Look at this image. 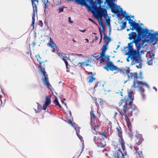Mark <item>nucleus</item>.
Segmentation results:
<instances>
[{"label": "nucleus", "instance_id": "nucleus-1", "mask_svg": "<svg viewBox=\"0 0 158 158\" xmlns=\"http://www.w3.org/2000/svg\"><path fill=\"white\" fill-rule=\"evenodd\" d=\"M129 24L132 27L130 29L132 31L135 30L137 34L136 36L134 35V32L132 31L129 34L128 38L130 40L133 39L130 43H132V44L135 43V46H137L138 49H139L140 46H143L144 42L146 41L149 31L147 28H143L138 23L135 22Z\"/></svg>", "mask_w": 158, "mask_h": 158}, {"label": "nucleus", "instance_id": "nucleus-2", "mask_svg": "<svg viewBox=\"0 0 158 158\" xmlns=\"http://www.w3.org/2000/svg\"><path fill=\"white\" fill-rule=\"evenodd\" d=\"M133 91L131 88L130 92L128 93V98L126 99L124 98L119 102L120 106L123 105V110L125 113V119L128 127L131 124L129 118L132 116L133 112L137 109L136 106L132 104L134 99Z\"/></svg>", "mask_w": 158, "mask_h": 158}, {"label": "nucleus", "instance_id": "nucleus-3", "mask_svg": "<svg viewBox=\"0 0 158 158\" xmlns=\"http://www.w3.org/2000/svg\"><path fill=\"white\" fill-rule=\"evenodd\" d=\"M143 46H140L139 49H138V47L136 46L137 50L134 49L133 47V45H132V43H129L128 44V46L124 47V49L125 51L126 49H128V51L126 53L125 55H127L128 58L127 59V62L130 61L129 58H131V60H135V61L137 62H139L140 60H138V57L140 56L139 51L141 48Z\"/></svg>", "mask_w": 158, "mask_h": 158}, {"label": "nucleus", "instance_id": "nucleus-4", "mask_svg": "<svg viewBox=\"0 0 158 158\" xmlns=\"http://www.w3.org/2000/svg\"><path fill=\"white\" fill-rule=\"evenodd\" d=\"M127 77L129 81H130L131 79H134L133 84L131 86L132 88H136L137 87H141V86H145L148 89H150V87L147 82L137 80V79L139 78L138 74L137 73H130L128 75Z\"/></svg>", "mask_w": 158, "mask_h": 158}, {"label": "nucleus", "instance_id": "nucleus-5", "mask_svg": "<svg viewBox=\"0 0 158 158\" xmlns=\"http://www.w3.org/2000/svg\"><path fill=\"white\" fill-rule=\"evenodd\" d=\"M35 57L37 59L40 64V71L43 76L42 80L44 84L49 89H51V88L52 87L48 81V75L45 71L44 65H42L43 63L45 61H47V60H46L45 61H41L40 60L41 59V58L39 55H35Z\"/></svg>", "mask_w": 158, "mask_h": 158}, {"label": "nucleus", "instance_id": "nucleus-6", "mask_svg": "<svg viewBox=\"0 0 158 158\" xmlns=\"http://www.w3.org/2000/svg\"><path fill=\"white\" fill-rule=\"evenodd\" d=\"M114 0H106L105 3H107L108 6L111 9V11L112 13L118 15L120 14V11H118L117 12H116L120 8V6H117L116 4H115L114 3Z\"/></svg>", "mask_w": 158, "mask_h": 158}, {"label": "nucleus", "instance_id": "nucleus-7", "mask_svg": "<svg viewBox=\"0 0 158 158\" xmlns=\"http://www.w3.org/2000/svg\"><path fill=\"white\" fill-rule=\"evenodd\" d=\"M146 41L149 43L157 42L158 40V32L151 33L149 31Z\"/></svg>", "mask_w": 158, "mask_h": 158}, {"label": "nucleus", "instance_id": "nucleus-8", "mask_svg": "<svg viewBox=\"0 0 158 158\" xmlns=\"http://www.w3.org/2000/svg\"><path fill=\"white\" fill-rule=\"evenodd\" d=\"M121 146L122 148L123 152L121 151L120 149H119L117 151V153H115V155L118 157L119 158H125L126 157H128L127 155L125 144H123V147L122 145H121Z\"/></svg>", "mask_w": 158, "mask_h": 158}, {"label": "nucleus", "instance_id": "nucleus-9", "mask_svg": "<svg viewBox=\"0 0 158 158\" xmlns=\"http://www.w3.org/2000/svg\"><path fill=\"white\" fill-rule=\"evenodd\" d=\"M104 68L107 71L111 70L113 71L118 69V67L115 66L111 61L107 62L106 66L104 67Z\"/></svg>", "mask_w": 158, "mask_h": 158}, {"label": "nucleus", "instance_id": "nucleus-10", "mask_svg": "<svg viewBox=\"0 0 158 158\" xmlns=\"http://www.w3.org/2000/svg\"><path fill=\"white\" fill-rule=\"evenodd\" d=\"M31 2L33 9L32 19L35 20V12L37 11V5L38 4L39 1L38 0H31Z\"/></svg>", "mask_w": 158, "mask_h": 158}, {"label": "nucleus", "instance_id": "nucleus-11", "mask_svg": "<svg viewBox=\"0 0 158 158\" xmlns=\"http://www.w3.org/2000/svg\"><path fill=\"white\" fill-rule=\"evenodd\" d=\"M97 10L100 12L101 17H105L108 16L106 9L102 8L101 6H100L99 8H98Z\"/></svg>", "mask_w": 158, "mask_h": 158}, {"label": "nucleus", "instance_id": "nucleus-12", "mask_svg": "<svg viewBox=\"0 0 158 158\" xmlns=\"http://www.w3.org/2000/svg\"><path fill=\"white\" fill-rule=\"evenodd\" d=\"M116 129L118 131V135L121 139V141L120 142L121 145L123 147V144L125 143V142L122 137V130L121 128H119L118 127H117Z\"/></svg>", "mask_w": 158, "mask_h": 158}, {"label": "nucleus", "instance_id": "nucleus-13", "mask_svg": "<svg viewBox=\"0 0 158 158\" xmlns=\"http://www.w3.org/2000/svg\"><path fill=\"white\" fill-rule=\"evenodd\" d=\"M154 54H150L147 59V63L149 65H152L153 64V57L154 56Z\"/></svg>", "mask_w": 158, "mask_h": 158}, {"label": "nucleus", "instance_id": "nucleus-14", "mask_svg": "<svg viewBox=\"0 0 158 158\" xmlns=\"http://www.w3.org/2000/svg\"><path fill=\"white\" fill-rule=\"evenodd\" d=\"M138 60L141 59V60H140L139 62H137L136 61H135V62L136 63L138 64H136V66L137 68L141 69L142 67L143 64L142 63V60L141 58V56L140 55V56L139 57H138Z\"/></svg>", "mask_w": 158, "mask_h": 158}, {"label": "nucleus", "instance_id": "nucleus-15", "mask_svg": "<svg viewBox=\"0 0 158 158\" xmlns=\"http://www.w3.org/2000/svg\"><path fill=\"white\" fill-rule=\"evenodd\" d=\"M86 72L88 75H90L89 77H90V78L88 81L89 82L91 83L94 80H95L96 78L93 77L94 76V75L92 72L86 71Z\"/></svg>", "mask_w": 158, "mask_h": 158}, {"label": "nucleus", "instance_id": "nucleus-16", "mask_svg": "<svg viewBox=\"0 0 158 158\" xmlns=\"http://www.w3.org/2000/svg\"><path fill=\"white\" fill-rule=\"evenodd\" d=\"M37 104V110L35 109V111L36 113L40 112L42 109V106L38 102H36Z\"/></svg>", "mask_w": 158, "mask_h": 158}, {"label": "nucleus", "instance_id": "nucleus-17", "mask_svg": "<svg viewBox=\"0 0 158 158\" xmlns=\"http://www.w3.org/2000/svg\"><path fill=\"white\" fill-rule=\"evenodd\" d=\"M143 86H141V87H137L138 88L139 91L140 93V94L142 96L143 99H144L145 98V95L144 94V89L142 88Z\"/></svg>", "mask_w": 158, "mask_h": 158}, {"label": "nucleus", "instance_id": "nucleus-18", "mask_svg": "<svg viewBox=\"0 0 158 158\" xmlns=\"http://www.w3.org/2000/svg\"><path fill=\"white\" fill-rule=\"evenodd\" d=\"M91 60L90 59H89V57H87L85 60V65L86 66H91V64H89L91 63Z\"/></svg>", "mask_w": 158, "mask_h": 158}, {"label": "nucleus", "instance_id": "nucleus-19", "mask_svg": "<svg viewBox=\"0 0 158 158\" xmlns=\"http://www.w3.org/2000/svg\"><path fill=\"white\" fill-rule=\"evenodd\" d=\"M126 72H125L124 71H124V72H123L122 73L123 75V76H125L127 75L128 76V75H129V74L130 73V69L129 67H126Z\"/></svg>", "mask_w": 158, "mask_h": 158}, {"label": "nucleus", "instance_id": "nucleus-20", "mask_svg": "<svg viewBox=\"0 0 158 158\" xmlns=\"http://www.w3.org/2000/svg\"><path fill=\"white\" fill-rule=\"evenodd\" d=\"M101 85H102V86L103 87L104 86V84L102 83L101 82H98L96 83L95 85L94 88V90H96V88L100 87Z\"/></svg>", "mask_w": 158, "mask_h": 158}, {"label": "nucleus", "instance_id": "nucleus-21", "mask_svg": "<svg viewBox=\"0 0 158 158\" xmlns=\"http://www.w3.org/2000/svg\"><path fill=\"white\" fill-rule=\"evenodd\" d=\"M102 32L103 33L104 36L103 37V40L105 41H106V40H108V41L106 42V43H108V44L109 43L111 39L108 36L106 35L105 31Z\"/></svg>", "mask_w": 158, "mask_h": 158}, {"label": "nucleus", "instance_id": "nucleus-22", "mask_svg": "<svg viewBox=\"0 0 158 158\" xmlns=\"http://www.w3.org/2000/svg\"><path fill=\"white\" fill-rule=\"evenodd\" d=\"M50 42L51 43H48V44L49 45L51 48H53V47H54L55 46H56V44L54 43L52 39L51 38H50Z\"/></svg>", "mask_w": 158, "mask_h": 158}, {"label": "nucleus", "instance_id": "nucleus-23", "mask_svg": "<svg viewBox=\"0 0 158 158\" xmlns=\"http://www.w3.org/2000/svg\"><path fill=\"white\" fill-rule=\"evenodd\" d=\"M51 96L50 95H48L46 96L45 98V103L49 105L51 103Z\"/></svg>", "mask_w": 158, "mask_h": 158}, {"label": "nucleus", "instance_id": "nucleus-24", "mask_svg": "<svg viewBox=\"0 0 158 158\" xmlns=\"http://www.w3.org/2000/svg\"><path fill=\"white\" fill-rule=\"evenodd\" d=\"M53 103L56 105L58 106L60 108H61L62 107L59 103V101L56 98H55L53 101Z\"/></svg>", "mask_w": 158, "mask_h": 158}, {"label": "nucleus", "instance_id": "nucleus-25", "mask_svg": "<svg viewBox=\"0 0 158 158\" xmlns=\"http://www.w3.org/2000/svg\"><path fill=\"white\" fill-rule=\"evenodd\" d=\"M125 17H126V20L128 21V23L129 24L135 22V21H133L132 19H131V15H127Z\"/></svg>", "mask_w": 158, "mask_h": 158}, {"label": "nucleus", "instance_id": "nucleus-26", "mask_svg": "<svg viewBox=\"0 0 158 158\" xmlns=\"http://www.w3.org/2000/svg\"><path fill=\"white\" fill-rule=\"evenodd\" d=\"M108 43H106V44L103 45L102 48V51L103 52H106V50L107 49V46H108Z\"/></svg>", "mask_w": 158, "mask_h": 158}, {"label": "nucleus", "instance_id": "nucleus-27", "mask_svg": "<svg viewBox=\"0 0 158 158\" xmlns=\"http://www.w3.org/2000/svg\"><path fill=\"white\" fill-rule=\"evenodd\" d=\"M95 144L97 145V146L99 148H104L105 145L101 142L96 143H95Z\"/></svg>", "mask_w": 158, "mask_h": 158}, {"label": "nucleus", "instance_id": "nucleus-28", "mask_svg": "<svg viewBox=\"0 0 158 158\" xmlns=\"http://www.w3.org/2000/svg\"><path fill=\"white\" fill-rule=\"evenodd\" d=\"M87 2L89 1V3L90 5L95 7L97 6V3L94 1V0H86Z\"/></svg>", "mask_w": 158, "mask_h": 158}, {"label": "nucleus", "instance_id": "nucleus-29", "mask_svg": "<svg viewBox=\"0 0 158 158\" xmlns=\"http://www.w3.org/2000/svg\"><path fill=\"white\" fill-rule=\"evenodd\" d=\"M99 25L102 28V32L105 31V27L103 25V24L102 21L101 20H99Z\"/></svg>", "mask_w": 158, "mask_h": 158}, {"label": "nucleus", "instance_id": "nucleus-30", "mask_svg": "<svg viewBox=\"0 0 158 158\" xmlns=\"http://www.w3.org/2000/svg\"><path fill=\"white\" fill-rule=\"evenodd\" d=\"M143 140L144 139L143 138L139 139H138L137 141H136L137 142V144L138 145H140Z\"/></svg>", "mask_w": 158, "mask_h": 158}, {"label": "nucleus", "instance_id": "nucleus-31", "mask_svg": "<svg viewBox=\"0 0 158 158\" xmlns=\"http://www.w3.org/2000/svg\"><path fill=\"white\" fill-rule=\"evenodd\" d=\"M136 136L137 138V139H136V141H137L138 139H139L141 138H142V135L139 134L138 132L136 131Z\"/></svg>", "mask_w": 158, "mask_h": 158}, {"label": "nucleus", "instance_id": "nucleus-32", "mask_svg": "<svg viewBox=\"0 0 158 158\" xmlns=\"http://www.w3.org/2000/svg\"><path fill=\"white\" fill-rule=\"evenodd\" d=\"M123 24L121 26V30L124 29L126 27L127 22H122Z\"/></svg>", "mask_w": 158, "mask_h": 158}, {"label": "nucleus", "instance_id": "nucleus-33", "mask_svg": "<svg viewBox=\"0 0 158 158\" xmlns=\"http://www.w3.org/2000/svg\"><path fill=\"white\" fill-rule=\"evenodd\" d=\"M71 126H72L73 127V128H74L76 131H79V132L80 128L76 127L75 125L74 124H73V123H72V124L71 125Z\"/></svg>", "mask_w": 158, "mask_h": 158}, {"label": "nucleus", "instance_id": "nucleus-34", "mask_svg": "<svg viewBox=\"0 0 158 158\" xmlns=\"http://www.w3.org/2000/svg\"><path fill=\"white\" fill-rule=\"evenodd\" d=\"M75 1L77 3L80 4V5H84L83 3V0H75Z\"/></svg>", "mask_w": 158, "mask_h": 158}, {"label": "nucleus", "instance_id": "nucleus-35", "mask_svg": "<svg viewBox=\"0 0 158 158\" xmlns=\"http://www.w3.org/2000/svg\"><path fill=\"white\" fill-rule=\"evenodd\" d=\"M83 148H82V150L81 151V153L80 154H79V155H78V154H79V153L78 152H77L76 154V156H73V158H78L80 156V155H81V154L82 152H83Z\"/></svg>", "mask_w": 158, "mask_h": 158}, {"label": "nucleus", "instance_id": "nucleus-36", "mask_svg": "<svg viewBox=\"0 0 158 158\" xmlns=\"http://www.w3.org/2000/svg\"><path fill=\"white\" fill-rule=\"evenodd\" d=\"M105 52H102L100 54V58H106V56L105 55Z\"/></svg>", "mask_w": 158, "mask_h": 158}, {"label": "nucleus", "instance_id": "nucleus-37", "mask_svg": "<svg viewBox=\"0 0 158 158\" xmlns=\"http://www.w3.org/2000/svg\"><path fill=\"white\" fill-rule=\"evenodd\" d=\"M99 32H100V37H101V40H100V42H99L100 43L101 42V41H102V31L101 30V28H100V27H99Z\"/></svg>", "mask_w": 158, "mask_h": 158}, {"label": "nucleus", "instance_id": "nucleus-38", "mask_svg": "<svg viewBox=\"0 0 158 158\" xmlns=\"http://www.w3.org/2000/svg\"><path fill=\"white\" fill-rule=\"evenodd\" d=\"M78 132H79V131H76V134L78 138L81 140V141H82V138L79 133H78Z\"/></svg>", "mask_w": 158, "mask_h": 158}, {"label": "nucleus", "instance_id": "nucleus-39", "mask_svg": "<svg viewBox=\"0 0 158 158\" xmlns=\"http://www.w3.org/2000/svg\"><path fill=\"white\" fill-rule=\"evenodd\" d=\"M62 59L64 62L66 68H68V63L67 61L66 60V59H65V57H63L62 58Z\"/></svg>", "mask_w": 158, "mask_h": 158}, {"label": "nucleus", "instance_id": "nucleus-40", "mask_svg": "<svg viewBox=\"0 0 158 158\" xmlns=\"http://www.w3.org/2000/svg\"><path fill=\"white\" fill-rule=\"evenodd\" d=\"M117 70H118V71L120 73H122L124 72V71L126 70V67L125 68H123L122 69H119L118 68V69Z\"/></svg>", "mask_w": 158, "mask_h": 158}, {"label": "nucleus", "instance_id": "nucleus-41", "mask_svg": "<svg viewBox=\"0 0 158 158\" xmlns=\"http://www.w3.org/2000/svg\"><path fill=\"white\" fill-rule=\"evenodd\" d=\"M49 105H48V104L44 103L43 106V109L45 110L46 109L47 107Z\"/></svg>", "mask_w": 158, "mask_h": 158}, {"label": "nucleus", "instance_id": "nucleus-42", "mask_svg": "<svg viewBox=\"0 0 158 158\" xmlns=\"http://www.w3.org/2000/svg\"><path fill=\"white\" fill-rule=\"evenodd\" d=\"M94 111H92L90 113L91 119H92V118H94L95 115L94 114Z\"/></svg>", "mask_w": 158, "mask_h": 158}, {"label": "nucleus", "instance_id": "nucleus-43", "mask_svg": "<svg viewBox=\"0 0 158 158\" xmlns=\"http://www.w3.org/2000/svg\"><path fill=\"white\" fill-rule=\"evenodd\" d=\"M59 55L60 56L61 58L62 59V58L64 57H65V59L67 58V57L66 56H64V54L63 53H61L60 52L59 53Z\"/></svg>", "mask_w": 158, "mask_h": 158}, {"label": "nucleus", "instance_id": "nucleus-44", "mask_svg": "<svg viewBox=\"0 0 158 158\" xmlns=\"http://www.w3.org/2000/svg\"><path fill=\"white\" fill-rule=\"evenodd\" d=\"M96 55V54H95V55L93 57L94 59H95L96 60H98L100 58V56L99 55Z\"/></svg>", "mask_w": 158, "mask_h": 158}, {"label": "nucleus", "instance_id": "nucleus-45", "mask_svg": "<svg viewBox=\"0 0 158 158\" xmlns=\"http://www.w3.org/2000/svg\"><path fill=\"white\" fill-rule=\"evenodd\" d=\"M64 7H60L58 9V10H59V11L58 12V13H60V12H63L64 10Z\"/></svg>", "mask_w": 158, "mask_h": 158}, {"label": "nucleus", "instance_id": "nucleus-46", "mask_svg": "<svg viewBox=\"0 0 158 158\" xmlns=\"http://www.w3.org/2000/svg\"><path fill=\"white\" fill-rule=\"evenodd\" d=\"M42 2L44 4H48V3L49 4L50 3V2H48V0H42Z\"/></svg>", "mask_w": 158, "mask_h": 158}, {"label": "nucleus", "instance_id": "nucleus-47", "mask_svg": "<svg viewBox=\"0 0 158 158\" xmlns=\"http://www.w3.org/2000/svg\"><path fill=\"white\" fill-rule=\"evenodd\" d=\"M106 23L108 25L110 26V19H106Z\"/></svg>", "mask_w": 158, "mask_h": 158}, {"label": "nucleus", "instance_id": "nucleus-48", "mask_svg": "<svg viewBox=\"0 0 158 158\" xmlns=\"http://www.w3.org/2000/svg\"><path fill=\"white\" fill-rule=\"evenodd\" d=\"M121 14L124 17H126L127 15V14H126V11H123Z\"/></svg>", "mask_w": 158, "mask_h": 158}, {"label": "nucleus", "instance_id": "nucleus-49", "mask_svg": "<svg viewBox=\"0 0 158 158\" xmlns=\"http://www.w3.org/2000/svg\"><path fill=\"white\" fill-rule=\"evenodd\" d=\"M103 1L102 0H97L98 4L101 6V4L102 3Z\"/></svg>", "mask_w": 158, "mask_h": 158}, {"label": "nucleus", "instance_id": "nucleus-50", "mask_svg": "<svg viewBox=\"0 0 158 158\" xmlns=\"http://www.w3.org/2000/svg\"><path fill=\"white\" fill-rule=\"evenodd\" d=\"M61 98V102L63 103H64V105L65 106H66L67 105V104L66 103H64V101H63V100H64V101L65 100V98Z\"/></svg>", "mask_w": 158, "mask_h": 158}, {"label": "nucleus", "instance_id": "nucleus-51", "mask_svg": "<svg viewBox=\"0 0 158 158\" xmlns=\"http://www.w3.org/2000/svg\"><path fill=\"white\" fill-rule=\"evenodd\" d=\"M105 58H101V59L100 60V63H102V62H105Z\"/></svg>", "mask_w": 158, "mask_h": 158}, {"label": "nucleus", "instance_id": "nucleus-52", "mask_svg": "<svg viewBox=\"0 0 158 158\" xmlns=\"http://www.w3.org/2000/svg\"><path fill=\"white\" fill-rule=\"evenodd\" d=\"M80 64V66L81 67H83L84 66V65H85V63L84 62H80L78 63V64Z\"/></svg>", "mask_w": 158, "mask_h": 158}, {"label": "nucleus", "instance_id": "nucleus-53", "mask_svg": "<svg viewBox=\"0 0 158 158\" xmlns=\"http://www.w3.org/2000/svg\"><path fill=\"white\" fill-rule=\"evenodd\" d=\"M39 25H40L41 27H43V23L42 22V21L41 20H40L39 21Z\"/></svg>", "mask_w": 158, "mask_h": 158}, {"label": "nucleus", "instance_id": "nucleus-54", "mask_svg": "<svg viewBox=\"0 0 158 158\" xmlns=\"http://www.w3.org/2000/svg\"><path fill=\"white\" fill-rule=\"evenodd\" d=\"M35 20L32 19L31 26H33V28L34 27V23H35Z\"/></svg>", "mask_w": 158, "mask_h": 158}, {"label": "nucleus", "instance_id": "nucleus-55", "mask_svg": "<svg viewBox=\"0 0 158 158\" xmlns=\"http://www.w3.org/2000/svg\"><path fill=\"white\" fill-rule=\"evenodd\" d=\"M101 135H102L104 136L106 138L107 137L106 134L105 132H102Z\"/></svg>", "mask_w": 158, "mask_h": 158}, {"label": "nucleus", "instance_id": "nucleus-56", "mask_svg": "<svg viewBox=\"0 0 158 158\" xmlns=\"http://www.w3.org/2000/svg\"><path fill=\"white\" fill-rule=\"evenodd\" d=\"M146 52V51H145L144 50H142L140 51V52L141 54H144V52Z\"/></svg>", "mask_w": 158, "mask_h": 158}, {"label": "nucleus", "instance_id": "nucleus-57", "mask_svg": "<svg viewBox=\"0 0 158 158\" xmlns=\"http://www.w3.org/2000/svg\"><path fill=\"white\" fill-rule=\"evenodd\" d=\"M135 63H136L135 62V60H132L131 64V65H133L135 64Z\"/></svg>", "mask_w": 158, "mask_h": 158}, {"label": "nucleus", "instance_id": "nucleus-58", "mask_svg": "<svg viewBox=\"0 0 158 158\" xmlns=\"http://www.w3.org/2000/svg\"><path fill=\"white\" fill-rule=\"evenodd\" d=\"M89 21H91L92 22H93V23L96 24V23L91 19L90 18H89Z\"/></svg>", "mask_w": 158, "mask_h": 158}, {"label": "nucleus", "instance_id": "nucleus-59", "mask_svg": "<svg viewBox=\"0 0 158 158\" xmlns=\"http://www.w3.org/2000/svg\"><path fill=\"white\" fill-rule=\"evenodd\" d=\"M68 19H69V23H73V21L71 20L70 17H69Z\"/></svg>", "mask_w": 158, "mask_h": 158}, {"label": "nucleus", "instance_id": "nucleus-60", "mask_svg": "<svg viewBox=\"0 0 158 158\" xmlns=\"http://www.w3.org/2000/svg\"><path fill=\"white\" fill-rule=\"evenodd\" d=\"M68 123L69 124H70L71 125L73 123L70 119H69L68 120Z\"/></svg>", "mask_w": 158, "mask_h": 158}, {"label": "nucleus", "instance_id": "nucleus-61", "mask_svg": "<svg viewBox=\"0 0 158 158\" xmlns=\"http://www.w3.org/2000/svg\"><path fill=\"white\" fill-rule=\"evenodd\" d=\"M109 35H110V33H111V27H109Z\"/></svg>", "mask_w": 158, "mask_h": 158}, {"label": "nucleus", "instance_id": "nucleus-62", "mask_svg": "<svg viewBox=\"0 0 158 158\" xmlns=\"http://www.w3.org/2000/svg\"><path fill=\"white\" fill-rule=\"evenodd\" d=\"M123 112H122L121 113H120V114L122 116H123L124 115V114L125 115V113H124V112L123 111Z\"/></svg>", "mask_w": 158, "mask_h": 158}, {"label": "nucleus", "instance_id": "nucleus-63", "mask_svg": "<svg viewBox=\"0 0 158 158\" xmlns=\"http://www.w3.org/2000/svg\"><path fill=\"white\" fill-rule=\"evenodd\" d=\"M47 9V8H44V10L45 13L48 12V10Z\"/></svg>", "mask_w": 158, "mask_h": 158}, {"label": "nucleus", "instance_id": "nucleus-64", "mask_svg": "<svg viewBox=\"0 0 158 158\" xmlns=\"http://www.w3.org/2000/svg\"><path fill=\"white\" fill-rule=\"evenodd\" d=\"M49 14L48 13H45V16L46 17H48V16H49Z\"/></svg>", "mask_w": 158, "mask_h": 158}]
</instances>
